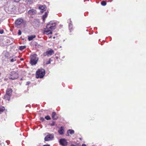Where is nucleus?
Instances as JSON below:
<instances>
[{
    "label": "nucleus",
    "instance_id": "21",
    "mask_svg": "<svg viewBox=\"0 0 146 146\" xmlns=\"http://www.w3.org/2000/svg\"><path fill=\"white\" fill-rule=\"evenodd\" d=\"M45 118L47 120H50L51 119V117L49 115H47L45 117Z\"/></svg>",
    "mask_w": 146,
    "mask_h": 146
},
{
    "label": "nucleus",
    "instance_id": "36",
    "mask_svg": "<svg viewBox=\"0 0 146 146\" xmlns=\"http://www.w3.org/2000/svg\"><path fill=\"white\" fill-rule=\"evenodd\" d=\"M55 38V36H54V37H53V38H54H54Z\"/></svg>",
    "mask_w": 146,
    "mask_h": 146
},
{
    "label": "nucleus",
    "instance_id": "26",
    "mask_svg": "<svg viewBox=\"0 0 146 146\" xmlns=\"http://www.w3.org/2000/svg\"><path fill=\"white\" fill-rule=\"evenodd\" d=\"M50 63V59H49V60L47 61L46 63V64H48Z\"/></svg>",
    "mask_w": 146,
    "mask_h": 146
},
{
    "label": "nucleus",
    "instance_id": "18",
    "mask_svg": "<svg viewBox=\"0 0 146 146\" xmlns=\"http://www.w3.org/2000/svg\"><path fill=\"white\" fill-rule=\"evenodd\" d=\"M48 16V13L46 12H45L44 14L42 16V19L43 21H44L45 19Z\"/></svg>",
    "mask_w": 146,
    "mask_h": 146
},
{
    "label": "nucleus",
    "instance_id": "33",
    "mask_svg": "<svg viewBox=\"0 0 146 146\" xmlns=\"http://www.w3.org/2000/svg\"><path fill=\"white\" fill-rule=\"evenodd\" d=\"M82 146H87L86 144H82Z\"/></svg>",
    "mask_w": 146,
    "mask_h": 146
},
{
    "label": "nucleus",
    "instance_id": "20",
    "mask_svg": "<svg viewBox=\"0 0 146 146\" xmlns=\"http://www.w3.org/2000/svg\"><path fill=\"white\" fill-rule=\"evenodd\" d=\"M101 4L103 6H105L106 4V1H102L101 2Z\"/></svg>",
    "mask_w": 146,
    "mask_h": 146
},
{
    "label": "nucleus",
    "instance_id": "1",
    "mask_svg": "<svg viewBox=\"0 0 146 146\" xmlns=\"http://www.w3.org/2000/svg\"><path fill=\"white\" fill-rule=\"evenodd\" d=\"M56 23H53L52 21H50L48 24L45 28L44 29V33L47 35L52 34V31L56 28Z\"/></svg>",
    "mask_w": 146,
    "mask_h": 146
},
{
    "label": "nucleus",
    "instance_id": "15",
    "mask_svg": "<svg viewBox=\"0 0 146 146\" xmlns=\"http://www.w3.org/2000/svg\"><path fill=\"white\" fill-rule=\"evenodd\" d=\"M11 97V96L6 94L4 96L3 98L9 101L10 100Z\"/></svg>",
    "mask_w": 146,
    "mask_h": 146
},
{
    "label": "nucleus",
    "instance_id": "25",
    "mask_svg": "<svg viewBox=\"0 0 146 146\" xmlns=\"http://www.w3.org/2000/svg\"><path fill=\"white\" fill-rule=\"evenodd\" d=\"M16 60L15 59L12 58L10 60V61L11 62H14V61Z\"/></svg>",
    "mask_w": 146,
    "mask_h": 146
},
{
    "label": "nucleus",
    "instance_id": "4",
    "mask_svg": "<svg viewBox=\"0 0 146 146\" xmlns=\"http://www.w3.org/2000/svg\"><path fill=\"white\" fill-rule=\"evenodd\" d=\"M18 77V73L15 71H12L11 73L10 76L9 77V78L13 80L17 79Z\"/></svg>",
    "mask_w": 146,
    "mask_h": 146
},
{
    "label": "nucleus",
    "instance_id": "38",
    "mask_svg": "<svg viewBox=\"0 0 146 146\" xmlns=\"http://www.w3.org/2000/svg\"><path fill=\"white\" fill-rule=\"evenodd\" d=\"M44 146V145H43V146Z\"/></svg>",
    "mask_w": 146,
    "mask_h": 146
},
{
    "label": "nucleus",
    "instance_id": "9",
    "mask_svg": "<svg viewBox=\"0 0 146 146\" xmlns=\"http://www.w3.org/2000/svg\"><path fill=\"white\" fill-rule=\"evenodd\" d=\"M52 117L54 120H57L58 118L56 113L54 111L52 112Z\"/></svg>",
    "mask_w": 146,
    "mask_h": 146
},
{
    "label": "nucleus",
    "instance_id": "29",
    "mask_svg": "<svg viewBox=\"0 0 146 146\" xmlns=\"http://www.w3.org/2000/svg\"><path fill=\"white\" fill-rule=\"evenodd\" d=\"M40 120L43 121L44 120V118L42 117L40 118Z\"/></svg>",
    "mask_w": 146,
    "mask_h": 146
},
{
    "label": "nucleus",
    "instance_id": "16",
    "mask_svg": "<svg viewBox=\"0 0 146 146\" xmlns=\"http://www.w3.org/2000/svg\"><path fill=\"white\" fill-rule=\"evenodd\" d=\"M67 133H70L71 135H73L74 133V131L72 129H69L67 131Z\"/></svg>",
    "mask_w": 146,
    "mask_h": 146
},
{
    "label": "nucleus",
    "instance_id": "17",
    "mask_svg": "<svg viewBox=\"0 0 146 146\" xmlns=\"http://www.w3.org/2000/svg\"><path fill=\"white\" fill-rule=\"evenodd\" d=\"M5 110V108L3 106H0V113H1Z\"/></svg>",
    "mask_w": 146,
    "mask_h": 146
},
{
    "label": "nucleus",
    "instance_id": "27",
    "mask_svg": "<svg viewBox=\"0 0 146 146\" xmlns=\"http://www.w3.org/2000/svg\"><path fill=\"white\" fill-rule=\"evenodd\" d=\"M18 34L19 35H21V32L20 30H19Z\"/></svg>",
    "mask_w": 146,
    "mask_h": 146
},
{
    "label": "nucleus",
    "instance_id": "2",
    "mask_svg": "<svg viewBox=\"0 0 146 146\" xmlns=\"http://www.w3.org/2000/svg\"><path fill=\"white\" fill-rule=\"evenodd\" d=\"M45 74V70L43 69L37 70L36 73V77L37 78H42Z\"/></svg>",
    "mask_w": 146,
    "mask_h": 146
},
{
    "label": "nucleus",
    "instance_id": "12",
    "mask_svg": "<svg viewBox=\"0 0 146 146\" xmlns=\"http://www.w3.org/2000/svg\"><path fill=\"white\" fill-rule=\"evenodd\" d=\"M39 9L41 10V13L45 11L46 9L47 8L45 5H42L41 6H40L38 7Z\"/></svg>",
    "mask_w": 146,
    "mask_h": 146
},
{
    "label": "nucleus",
    "instance_id": "10",
    "mask_svg": "<svg viewBox=\"0 0 146 146\" xmlns=\"http://www.w3.org/2000/svg\"><path fill=\"white\" fill-rule=\"evenodd\" d=\"M36 13V10L34 9H31L28 12V13L30 15H33Z\"/></svg>",
    "mask_w": 146,
    "mask_h": 146
},
{
    "label": "nucleus",
    "instance_id": "14",
    "mask_svg": "<svg viewBox=\"0 0 146 146\" xmlns=\"http://www.w3.org/2000/svg\"><path fill=\"white\" fill-rule=\"evenodd\" d=\"M36 37L35 35H32L30 36H28V40L29 41L32 40L34 38H35Z\"/></svg>",
    "mask_w": 146,
    "mask_h": 146
},
{
    "label": "nucleus",
    "instance_id": "7",
    "mask_svg": "<svg viewBox=\"0 0 146 146\" xmlns=\"http://www.w3.org/2000/svg\"><path fill=\"white\" fill-rule=\"evenodd\" d=\"M54 137L53 134H48L46 135L44 138V140L45 141H50Z\"/></svg>",
    "mask_w": 146,
    "mask_h": 146
},
{
    "label": "nucleus",
    "instance_id": "11",
    "mask_svg": "<svg viewBox=\"0 0 146 146\" xmlns=\"http://www.w3.org/2000/svg\"><path fill=\"white\" fill-rule=\"evenodd\" d=\"M13 90L10 88H8L6 91V94L11 96Z\"/></svg>",
    "mask_w": 146,
    "mask_h": 146
},
{
    "label": "nucleus",
    "instance_id": "24",
    "mask_svg": "<svg viewBox=\"0 0 146 146\" xmlns=\"http://www.w3.org/2000/svg\"><path fill=\"white\" fill-rule=\"evenodd\" d=\"M55 122H54L53 121L52 123L50 124V125L51 126H53L55 125Z\"/></svg>",
    "mask_w": 146,
    "mask_h": 146
},
{
    "label": "nucleus",
    "instance_id": "37",
    "mask_svg": "<svg viewBox=\"0 0 146 146\" xmlns=\"http://www.w3.org/2000/svg\"><path fill=\"white\" fill-rule=\"evenodd\" d=\"M21 80H23V79L22 78H21Z\"/></svg>",
    "mask_w": 146,
    "mask_h": 146
},
{
    "label": "nucleus",
    "instance_id": "34",
    "mask_svg": "<svg viewBox=\"0 0 146 146\" xmlns=\"http://www.w3.org/2000/svg\"><path fill=\"white\" fill-rule=\"evenodd\" d=\"M70 146H76V145H75L74 144H71Z\"/></svg>",
    "mask_w": 146,
    "mask_h": 146
},
{
    "label": "nucleus",
    "instance_id": "23",
    "mask_svg": "<svg viewBox=\"0 0 146 146\" xmlns=\"http://www.w3.org/2000/svg\"><path fill=\"white\" fill-rule=\"evenodd\" d=\"M69 27L70 28V30L72 31V25L71 23H70L69 25Z\"/></svg>",
    "mask_w": 146,
    "mask_h": 146
},
{
    "label": "nucleus",
    "instance_id": "22",
    "mask_svg": "<svg viewBox=\"0 0 146 146\" xmlns=\"http://www.w3.org/2000/svg\"><path fill=\"white\" fill-rule=\"evenodd\" d=\"M27 3L31 4L33 3V0H27Z\"/></svg>",
    "mask_w": 146,
    "mask_h": 146
},
{
    "label": "nucleus",
    "instance_id": "8",
    "mask_svg": "<svg viewBox=\"0 0 146 146\" xmlns=\"http://www.w3.org/2000/svg\"><path fill=\"white\" fill-rule=\"evenodd\" d=\"M23 20L21 19H18L16 20L15 21V23L17 25H20L23 22Z\"/></svg>",
    "mask_w": 146,
    "mask_h": 146
},
{
    "label": "nucleus",
    "instance_id": "13",
    "mask_svg": "<svg viewBox=\"0 0 146 146\" xmlns=\"http://www.w3.org/2000/svg\"><path fill=\"white\" fill-rule=\"evenodd\" d=\"M64 128L63 127H61L58 131V132L60 135L63 134L64 133Z\"/></svg>",
    "mask_w": 146,
    "mask_h": 146
},
{
    "label": "nucleus",
    "instance_id": "28",
    "mask_svg": "<svg viewBox=\"0 0 146 146\" xmlns=\"http://www.w3.org/2000/svg\"><path fill=\"white\" fill-rule=\"evenodd\" d=\"M4 31L3 30H0V33L1 34H2L3 33Z\"/></svg>",
    "mask_w": 146,
    "mask_h": 146
},
{
    "label": "nucleus",
    "instance_id": "6",
    "mask_svg": "<svg viewBox=\"0 0 146 146\" xmlns=\"http://www.w3.org/2000/svg\"><path fill=\"white\" fill-rule=\"evenodd\" d=\"M54 50L52 49H50L49 50L46 51V52H44L43 55L44 56H51L54 54Z\"/></svg>",
    "mask_w": 146,
    "mask_h": 146
},
{
    "label": "nucleus",
    "instance_id": "31",
    "mask_svg": "<svg viewBox=\"0 0 146 146\" xmlns=\"http://www.w3.org/2000/svg\"><path fill=\"white\" fill-rule=\"evenodd\" d=\"M30 83V82H27L26 84L28 85Z\"/></svg>",
    "mask_w": 146,
    "mask_h": 146
},
{
    "label": "nucleus",
    "instance_id": "30",
    "mask_svg": "<svg viewBox=\"0 0 146 146\" xmlns=\"http://www.w3.org/2000/svg\"><path fill=\"white\" fill-rule=\"evenodd\" d=\"M21 0H14L15 2H19Z\"/></svg>",
    "mask_w": 146,
    "mask_h": 146
},
{
    "label": "nucleus",
    "instance_id": "32",
    "mask_svg": "<svg viewBox=\"0 0 146 146\" xmlns=\"http://www.w3.org/2000/svg\"><path fill=\"white\" fill-rule=\"evenodd\" d=\"M44 146H50L49 145L46 144V145H44Z\"/></svg>",
    "mask_w": 146,
    "mask_h": 146
},
{
    "label": "nucleus",
    "instance_id": "35",
    "mask_svg": "<svg viewBox=\"0 0 146 146\" xmlns=\"http://www.w3.org/2000/svg\"><path fill=\"white\" fill-rule=\"evenodd\" d=\"M79 139L80 140H82V138H79Z\"/></svg>",
    "mask_w": 146,
    "mask_h": 146
},
{
    "label": "nucleus",
    "instance_id": "3",
    "mask_svg": "<svg viewBox=\"0 0 146 146\" xmlns=\"http://www.w3.org/2000/svg\"><path fill=\"white\" fill-rule=\"evenodd\" d=\"M38 59L36 54L32 55L30 56V62L32 65H35L37 64Z\"/></svg>",
    "mask_w": 146,
    "mask_h": 146
},
{
    "label": "nucleus",
    "instance_id": "19",
    "mask_svg": "<svg viewBox=\"0 0 146 146\" xmlns=\"http://www.w3.org/2000/svg\"><path fill=\"white\" fill-rule=\"evenodd\" d=\"M26 48V46H19V49L21 50H24Z\"/></svg>",
    "mask_w": 146,
    "mask_h": 146
},
{
    "label": "nucleus",
    "instance_id": "5",
    "mask_svg": "<svg viewBox=\"0 0 146 146\" xmlns=\"http://www.w3.org/2000/svg\"><path fill=\"white\" fill-rule=\"evenodd\" d=\"M59 142L60 144L63 146H67L68 144V142L65 139H61Z\"/></svg>",
    "mask_w": 146,
    "mask_h": 146
}]
</instances>
